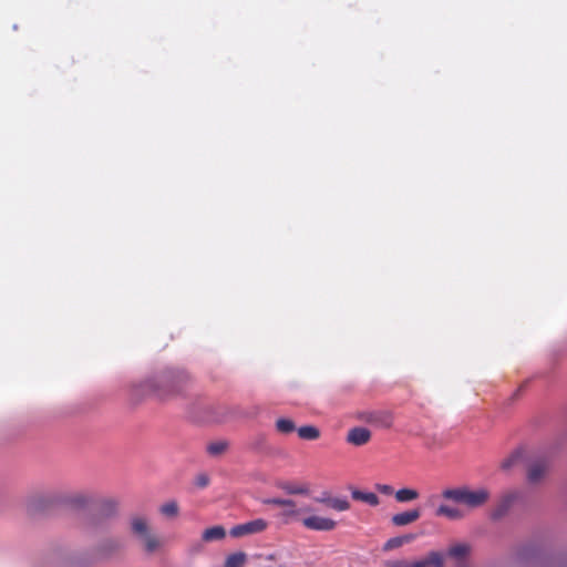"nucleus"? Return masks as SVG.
<instances>
[{"label":"nucleus","mask_w":567,"mask_h":567,"mask_svg":"<svg viewBox=\"0 0 567 567\" xmlns=\"http://www.w3.org/2000/svg\"><path fill=\"white\" fill-rule=\"evenodd\" d=\"M371 439V432L367 427L357 426L348 432L347 441L355 446L367 444Z\"/></svg>","instance_id":"0eeeda50"},{"label":"nucleus","mask_w":567,"mask_h":567,"mask_svg":"<svg viewBox=\"0 0 567 567\" xmlns=\"http://www.w3.org/2000/svg\"><path fill=\"white\" fill-rule=\"evenodd\" d=\"M421 517L420 508H413L392 516L391 522L394 526L401 527L416 522Z\"/></svg>","instance_id":"6e6552de"},{"label":"nucleus","mask_w":567,"mask_h":567,"mask_svg":"<svg viewBox=\"0 0 567 567\" xmlns=\"http://www.w3.org/2000/svg\"><path fill=\"white\" fill-rule=\"evenodd\" d=\"M414 539V535L409 534L404 536L392 537L388 539L383 545V550L389 551L403 546L404 544L411 543Z\"/></svg>","instance_id":"dca6fc26"},{"label":"nucleus","mask_w":567,"mask_h":567,"mask_svg":"<svg viewBox=\"0 0 567 567\" xmlns=\"http://www.w3.org/2000/svg\"><path fill=\"white\" fill-rule=\"evenodd\" d=\"M436 516H444L450 519H461L463 517L462 511L455 507H451L449 505L442 504L437 507L435 512Z\"/></svg>","instance_id":"6ab92c4d"},{"label":"nucleus","mask_w":567,"mask_h":567,"mask_svg":"<svg viewBox=\"0 0 567 567\" xmlns=\"http://www.w3.org/2000/svg\"><path fill=\"white\" fill-rule=\"evenodd\" d=\"M121 548V543L116 539H109L101 544L97 548V554L102 558L110 557L113 553Z\"/></svg>","instance_id":"ddd939ff"},{"label":"nucleus","mask_w":567,"mask_h":567,"mask_svg":"<svg viewBox=\"0 0 567 567\" xmlns=\"http://www.w3.org/2000/svg\"><path fill=\"white\" fill-rule=\"evenodd\" d=\"M265 504L285 507H296V503L292 499L286 498H268L264 501Z\"/></svg>","instance_id":"bb28decb"},{"label":"nucleus","mask_w":567,"mask_h":567,"mask_svg":"<svg viewBox=\"0 0 567 567\" xmlns=\"http://www.w3.org/2000/svg\"><path fill=\"white\" fill-rule=\"evenodd\" d=\"M247 556L243 551L229 555L226 558L225 567H243L246 563Z\"/></svg>","instance_id":"4be33fe9"},{"label":"nucleus","mask_w":567,"mask_h":567,"mask_svg":"<svg viewBox=\"0 0 567 567\" xmlns=\"http://www.w3.org/2000/svg\"><path fill=\"white\" fill-rule=\"evenodd\" d=\"M518 498L517 492H508L503 495L498 506L495 508L493 513L494 518L502 517L512 506V504Z\"/></svg>","instance_id":"9d476101"},{"label":"nucleus","mask_w":567,"mask_h":567,"mask_svg":"<svg viewBox=\"0 0 567 567\" xmlns=\"http://www.w3.org/2000/svg\"><path fill=\"white\" fill-rule=\"evenodd\" d=\"M279 488L290 495H308L309 488L305 484H296L290 482H284L278 484Z\"/></svg>","instance_id":"f8f14e48"},{"label":"nucleus","mask_w":567,"mask_h":567,"mask_svg":"<svg viewBox=\"0 0 567 567\" xmlns=\"http://www.w3.org/2000/svg\"><path fill=\"white\" fill-rule=\"evenodd\" d=\"M297 432L302 440L313 441L320 437V431L313 425L300 426Z\"/></svg>","instance_id":"aec40b11"},{"label":"nucleus","mask_w":567,"mask_h":567,"mask_svg":"<svg viewBox=\"0 0 567 567\" xmlns=\"http://www.w3.org/2000/svg\"><path fill=\"white\" fill-rule=\"evenodd\" d=\"M520 453L518 451L513 452L506 458H504L501 463V468L504 471H508L512 468L519 460Z\"/></svg>","instance_id":"a878e982"},{"label":"nucleus","mask_w":567,"mask_h":567,"mask_svg":"<svg viewBox=\"0 0 567 567\" xmlns=\"http://www.w3.org/2000/svg\"><path fill=\"white\" fill-rule=\"evenodd\" d=\"M412 563L405 559L388 560L385 567H411Z\"/></svg>","instance_id":"cd10ccee"},{"label":"nucleus","mask_w":567,"mask_h":567,"mask_svg":"<svg viewBox=\"0 0 567 567\" xmlns=\"http://www.w3.org/2000/svg\"><path fill=\"white\" fill-rule=\"evenodd\" d=\"M197 484H198L200 487H205V486L208 484V478H207V476H204V475L199 476V477L197 478Z\"/></svg>","instance_id":"c756f323"},{"label":"nucleus","mask_w":567,"mask_h":567,"mask_svg":"<svg viewBox=\"0 0 567 567\" xmlns=\"http://www.w3.org/2000/svg\"><path fill=\"white\" fill-rule=\"evenodd\" d=\"M445 499L465 505L470 508H476L484 505L489 498V492L486 488L470 489L467 487L446 488L442 492Z\"/></svg>","instance_id":"f257e3e1"},{"label":"nucleus","mask_w":567,"mask_h":567,"mask_svg":"<svg viewBox=\"0 0 567 567\" xmlns=\"http://www.w3.org/2000/svg\"><path fill=\"white\" fill-rule=\"evenodd\" d=\"M471 551V546L465 543H458L452 545L449 550L447 555L454 559L461 560L464 559Z\"/></svg>","instance_id":"4468645a"},{"label":"nucleus","mask_w":567,"mask_h":567,"mask_svg":"<svg viewBox=\"0 0 567 567\" xmlns=\"http://www.w3.org/2000/svg\"><path fill=\"white\" fill-rule=\"evenodd\" d=\"M547 468L548 466L545 462L533 463L528 470V481L532 483H537L545 475Z\"/></svg>","instance_id":"9b49d317"},{"label":"nucleus","mask_w":567,"mask_h":567,"mask_svg":"<svg viewBox=\"0 0 567 567\" xmlns=\"http://www.w3.org/2000/svg\"><path fill=\"white\" fill-rule=\"evenodd\" d=\"M227 450H228V442H226V441H216V442H212L207 445V452L212 456L221 455Z\"/></svg>","instance_id":"5701e85b"},{"label":"nucleus","mask_w":567,"mask_h":567,"mask_svg":"<svg viewBox=\"0 0 567 567\" xmlns=\"http://www.w3.org/2000/svg\"><path fill=\"white\" fill-rule=\"evenodd\" d=\"M377 489L384 495H392L395 493L393 487L386 484H378Z\"/></svg>","instance_id":"c85d7f7f"},{"label":"nucleus","mask_w":567,"mask_h":567,"mask_svg":"<svg viewBox=\"0 0 567 567\" xmlns=\"http://www.w3.org/2000/svg\"><path fill=\"white\" fill-rule=\"evenodd\" d=\"M419 492L414 488H401L394 493L398 503H409L419 498Z\"/></svg>","instance_id":"f3484780"},{"label":"nucleus","mask_w":567,"mask_h":567,"mask_svg":"<svg viewBox=\"0 0 567 567\" xmlns=\"http://www.w3.org/2000/svg\"><path fill=\"white\" fill-rule=\"evenodd\" d=\"M351 496L353 499L355 501H360V502H364L371 506H377L379 505L380 501H379V497L377 496V494L374 493H371V492H362V491H359V489H353L351 492Z\"/></svg>","instance_id":"2eb2a0df"},{"label":"nucleus","mask_w":567,"mask_h":567,"mask_svg":"<svg viewBox=\"0 0 567 567\" xmlns=\"http://www.w3.org/2000/svg\"><path fill=\"white\" fill-rule=\"evenodd\" d=\"M327 499H328V497H321V498H317V502L327 504Z\"/></svg>","instance_id":"2f4dec72"},{"label":"nucleus","mask_w":567,"mask_h":567,"mask_svg":"<svg viewBox=\"0 0 567 567\" xmlns=\"http://www.w3.org/2000/svg\"><path fill=\"white\" fill-rule=\"evenodd\" d=\"M299 513V511H297L295 507H289L288 511H286V515L287 516H296L297 514Z\"/></svg>","instance_id":"7c9ffc66"},{"label":"nucleus","mask_w":567,"mask_h":567,"mask_svg":"<svg viewBox=\"0 0 567 567\" xmlns=\"http://www.w3.org/2000/svg\"><path fill=\"white\" fill-rule=\"evenodd\" d=\"M411 567H444V557L440 551H430L425 558L413 561Z\"/></svg>","instance_id":"1a4fd4ad"},{"label":"nucleus","mask_w":567,"mask_h":567,"mask_svg":"<svg viewBox=\"0 0 567 567\" xmlns=\"http://www.w3.org/2000/svg\"><path fill=\"white\" fill-rule=\"evenodd\" d=\"M367 421L380 427L390 429L393 425V414L390 411L370 412Z\"/></svg>","instance_id":"423d86ee"},{"label":"nucleus","mask_w":567,"mask_h":567,"mask_svg":"<svg viewBox=\"0 0 567 567\" xmlns=\"http://www.w3.org/2000/svg\"><path fill=\"white\" fill-rule=\"evenodd\" d=\"M161 513L167 517H174L178 514V505L176 502H167L161 506Z\"/></svg>","instance_id":"393cba45"},{"label":"nucleus","mask_w":567,"mask_h":567,"mask_svg":"<svg viewBox=\"0 0 567 567\" xmlns=\"http://www.w3.org/2000/svg\"><path fill=\"white\" fill-rule=\"evenodd\" d=\"M226 536V530L223 526H213L204 530L203 540L213 542L223 539Z\"/></svg>","instance_id":"a211bd4d"},{"label":"nucleus","mask_w":567,"mask_h":567,"mask_svg":"<svg viewBox=\"0 0 567 567\" xmlns=\"http://www.w3.org/2000/svg\"><path fill=\"white\" fill-rule=\"evenodd\" d=\"M302 525L311 530L329 532L333 530L337 526V522L321 516H308L302 519Z\"/></svg>","instance_id":"39448f33"},{"label":"nucleus","mask_w":567,"mask_h":567,"mask_svg":"<svg viewBox=\"0 0 567 567\" xmlns=\"http://www.w3.org/2000/svg\"><path fill=\"white\" fill-rule=\"evenodd\" d=\"M132 533L143 542L147 554H153L162 546L159 538L150 532L148 522L145 517L134 516L131 519Z\"/></svg>","instance_id":"7ed1b4c3"},{"label":"nucleus","mask_w":567,"mask_h":567,"mask_svg":"<svg viewBox=\"0 0 567 567\" xmlns=\"http://www.w3.org/2000/svg\"><path fill=\"white\" fill-rule=\"evenodd\" d=\"M327 505L339 512L348 511L350 508V503L346 498L328 497Z\"/></svg>","instance_id":"b1692460"},{"label":"nucleus","mask_w":567,"mask_h":567,"mask_svg":"<svg viewBox=\"0 0 567 567\" xmlns=\"http://www.w3.org/2000/svg\"><path fill=\"white\" fill-rule=\"evenodd\" d=\"M267 526H268V524L265 519L257 518V519L234 526L230 529L229 534H230V536L238 538V537H243L246 535L261 533L267 528Z\"/></svg>","instance_id":"20e7f679"},{"label":"nucleus","mask_w":567,"mask_h":567,"mask_svg":"<svg viewBox=\"0 0 567 567\" xmlns=\"http://www.w3.org/2000/svg\"><path fill=\"white\" fill-rule=\"evenodd\" d=\"M188 377L183 371H166L159 374L156 379V393L162 400L169 398L171 395L181 393L186 383Z\"/></svg>","instance_id":"f03ea898"},{"label":"nucleus","mask_w":567,"mask_h":567,"mask_svg":"<svg viewBox=\"0 0 567 567\" xmlns=\"http://www.w3.org/2000/svg\"><path fill=\"white\" fill-rule=\"evenodd\" d=\"M276 431L281 434H290L296 431L295 422L290 419L280 417L275 423Z\"/></svg>","instance_id":"412c9836"}]
</instances>
